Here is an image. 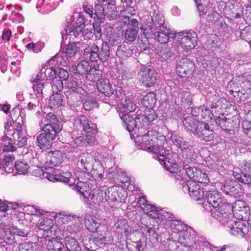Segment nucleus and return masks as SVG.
<instances>
[{
	"label": "nucleus",
	"mask_w": 251,
	"mask_h": 251,
	"mask_svg": "<svg viewBox=\"0 0 251 251\" xmlns=\"http://www.w3.org/2000/svg\"><path fill=\"white\" fill-rule=\"evenodd\" d=\"M126 120L121 119L123 126L130 133L131 137L135 140V142L142 150L149 151L156 155L155 158L159 162L163 163L170 171L176 170V164H171L170 149H167L166 137L160 134L155 130H149L145 133V128L138 127L137 121L128 116Z\"/></svg>",
	"instance_id": "f257e3e1"
},
{
	"label": "nucleus",
	"mask_w": 251,
	"mask_h": 251,
	"mask_svg": "<svg viewBox=\"0 0 251 251\" xmlns=\"http://www.w3.org/2000/svg\"><path fill=\"white\" fill-rule=\"evenodd\" d=\"M206 202L203 203V208L211 213L212 216L218 220V217L215 216V213H220V217L225 215L224 213L228 212L230 206L226 203L223 202L222 194L216 190L208 191L205 195Z\"/></svg>",
	"instance_id": "f03ea898"
},
{
	"label": "nucleus",
	"mask_w": 251,
	"mask_h": 251,
	"mask_svg": "<svg viewBox=\"0 0 251 251\" xmlns=\"http://www.w3.org/2000/svg\"><path fill=\"white\" fill-rule=\"evenodd\" d=\"M110 54L108 44L102 41L101 44L97 43L87 45L83 55L85 59H89L91 62L97 63L100 61L104 63L107 61Z\"/></svg>",
	"instance_id": "7ed1b4c3"
},
{
	"label": "nucleus",
	"mask_w": 251,
	"mask_h": 251,
	"mask_svg": "<svg viewBox=\"0 0 251 251\" xmlns=\"http://www.w3.org/2000/svg\"><path fill=\"white\" fill-rule=\"evenodd\" d=\"M171 151L170 150V156L169 157V159H167V160H169L171 164L172 162L173 164H176V170H175V172L170 171L165 167V165L163 163H161L160 162V163L162 165H163L164 168L171 173L177 174V175L178 176V177H176L177 179L180 180L182 181H184V182H186L187 180L186 176H187V177L189 178V179H191V180H188V181H193L195 182L196 183L197 182H198L203 184H208L209 183V179L207 175L204 172H203L201 169L195 167H188L186 168L185 171L183 170L184 171V174L186 175H185L183 176L182 171H178V164L176 162H174L171 159V157L172 156L171 154Z\"/></svg>",
	"instance_id": "20e7f679"
},
{
	"label": "nucleus",
	"mask_w": 251,
	"mask_h": 251,
	"mask_svg": "<svg viewBox=\"0 0 251 251\" xmlns=\"http://www.w3.org/2000/svg\"><path fill=\"white\" fill-rule=\"evenodd\" d=\"M225 215L220 217V213H215V216L218 217V221L227 228L228 231L234 236L243 237L249 232V228L245 222L236 221L234 219L230 210Z\"/></svg>",
	"instance_id": "39448f33"
},
{
	"label": "nucleus",
	"mask_w": 251,
	"mask_h": 251,
	"mask_svg": "<svg viewBox=\"0 0 251 251\" xmlns=\"http://www.w3.org/2000/svg\"><path fill=\"white\" fill-rule=\"evenodd\" d=\"M138 203L142 209L150 217L154 219H158L160 223L172 218V214L166 212L162 209H160L154 205L149 203L145 196L139 198Z\"/></svg>",
	"instance_id": "423d86ee"
},
{
	"label": "nucleus",
	"mask_w": 251,
	"mask_h": 251,
	"mask_svg": "<svg viewBox=\"0 0 251 251\" xmlns=\"http://www.w3.org/2000/svg\"><path fill=\"white\" fill-rule=\"evenodd\" d=\"M97 132L96 124L90 122L86 116H81L74 121L72 136H76L83 133L96 135Z\"/></svg>",
	"instance_id": "0eeeda50"
},
{
	"label": "nucleus",
	"mask_w": 251,
	"mask_h": 251,
	"mask_svg": "<svg viewBox=\"0 0 251 251\" xmlns=\"http://www.w3.org/2000/svg\"><path fill=\"white\" fill-rule=\"evenodd\" d=\"M64 226L62 236H68V234H75L79 232L82 228V218L75 215L63 214L60 217Z\"/></svg>",
	"instance_id": "6e6552de"
},
{
	"label": "nucleus",
	"mask_w": 251,
	"mask_h": 251,
	"mask_svg": "<svg viewBox=\"0 0 251 251\" xmlns=\"http://www.w3.org/2000/svg\"><path fill=\"white\" fill-rule=\"evenodd\" d=\"M138 76L143 85L149 88L154 86L156 83L157 73L151 66L142 65Z\"/></svg>",
	"instance_id": "1a4fd4ad"
},
{
	"label": "nucleus",
	"mask_w": 251,
	"mask_h": 251,
	"mask_svg": "<svg viewBox=\"0 0 251 251\" xmlns=\"http://www.w3.org/2000/svg\"><path fill=\"white\" fill-rule=\"evenodd\" d=\"M177 41L181 48L188 51L195 48L197 45V34L192 30L181 31L176 34Z\"/></svg>",
	"instance_id": "9d476101"
},
{
	"label": "nucleus",
	"mask_w": 251,
	"mask_h": 251,
	"mask_svg": "<svg viewBox=\"0 0 251 251\" xmlns=\"http://www.w3.org/2000/svg\"><path fill=\"white\" fill-rule=\"evenodd\" d=\"M180 242L185 244H198L199 246H206L209 245L207 242L203 240H200L197 237L196 231L191 227L188 226L178 236Z\"/></svg>",
	"instance_id": "9b49d317"
},
{
	"label": "nucleus",
	"mask_w": 251,
	"mask_h": 251,
	"mask_svg": "<svg viewBox=\"0 0 251 251\" xmlns=\"http://www.w3.org/2000/svg\"><path fill=\"white\" fill-rule=\"evenodd\" d=\"M240 173L233 172V176L239 182L245 184H250L251 183V160H243L239 164Z\"/></svg>",
	"instance_id": "f8f14e48"
},
{
	"label": "nucleus",
	"mask_w": 251,
	"mask_h": 251,
	"mask_svg": "<svg viewBox=\"0 0 251 251\" xmlns=\"http://www.w3.org/2000/svg\"><path fill=\"white\" fill-rule=\"evenodd\" d=\"M86 86L81 82H78L74 79L68 81L64 87V94L66 98L69 99H72L76 95L80 94L84 95L86 93Z\"/></svg>",
	"instance_id": "ddd939ff"
},
{
	"label": "nucleus",
	"mask_w": 251,
	"mask_h": 251,
	"mask_svg": "<svg viewBox=\"0 0 251 251\" xmlns=\"http://www.w3.org/2000/svg\"><path fill=\"white\" fill-rule=\"evenodd\" d=\"M176 73L181 77H189L195 72V64L190 59L183 58L180 60L176 66Z\"/></svg>",
	"instance_id": "4468645a"
},
{
	"label": "nucleus",
	"mask_w": 251,
	"mask_h": 251,
	"mask_svg": "<svg viewBox=\"0 0 251 251\" xmlns=\"http://www.w3.org/2000/svg\"><path fill=\"white\" fill-rule=\"evenodd\" d=\"M215 120L221 128L231 134H235L238 131L240 121L237 118L227 119L218 116Z\"/></svg>",
	"instance_id": "2eb2a0df"
},
{
	"label": "nucleus",
	"mask_w": 251,
	"mask_h": 251,
	"mask_svg": "<svg viewBox=\"0 0 251 251\" xmlns=\"http://www.w3.org/2000/svg\"><path fill=\"white\" fill-rule=\"evenodd\" d=\"M94 157L88 154H82L78 158L77 162V166L78 168L83 171V172L78 174L84 177L89 176V171L92 169L94 165Z\"/></svg>",
	"instance_id": "dca6fc26"
},
{
	"label": "nucleus",
	"mask_w": 251,
	"mask_h": 251,
	"mask_svg": "<svg viewBox=\"0 0 251 251\" xmlns=\"http://www.w3.org/2000/svg\"><path fill=\"white\" fill-rule=\"evenodd\" d=\"M184 192L188 191L190 196L196 201H200L204 198V190L199 185L193 181H187L182 186Z\"/></svg>",
	"instance_id": "f3484780"
},
{
	"label": "nucleus",
	"mask_w": 251,
	"mask_h": 251,
	"mask_svg": "<svg viewBox=\"0 0 251 251\" xmlns=\"http://www.w3.org/2000/svg\"><path fill=\"white\" fill-rule=\"evenodd\" d=\"M225 11L231 19H238L242 17L243 7L237 0H229L226 3Z\"/></svg>",
	"instance_id": "a211bd4d"
},
{
	"label": "nucleus",
	"mask_w": 251,
	"mask_h": 251,
	"mask_svg": "<svg viewBox=\"0 0 251 251\" xmlns=\"http://www.w3.org/2000/svg\"><path fill=\"white\" fill-rule=\"evenodd\" d=\"M38 228L43 230V236L44 238L55 236L56 226H54L52 219L49 218L40 219L38 221Z\"/></svg>",
	"instance_id": "6ab92c4d"
},
{
	"label": "nucleus",
	"mask_w": 251,
	"mask_h": 251,
	"mask_svg": "<svg viewBox=\"0 0 251 251\" xmlns=\"http://www.w3.org/2000/svg\"><path fill=\"white\" fill-rule=\"evenodd\" d=\"M133 234L136 237H139V239L127 242V250L128 251H143L147 245V237L140 231H135Z\"/></svg>",
	"instance_id": "aec40b11"
},
{
	"label": "nucleus",
	"mask_w": 251,
	"mask_h": 251,
	"mask_svg": "<svg viewBox=\"0 0 251 251\" xmlns=\"http://www.w3.org/2000/svg\"><path fill=\"white\" fill-rule=\"evenodd\" d=\"M84 20L82 18H79L75 24L68 23L65 28L62 31V34L64 33L70 35H74L77 37L80 34L82 33L84 25Z\"/></svg>",
	"instance_id": "412c9836"
},
{
	"label": "nucleus",
	"mask_w": 251,
	"mask_h": 251,
	"mask_svg": "<svg viewBox=\"0 0 251 251\" xmlns=\"http://www.w3.org/2000/svg\"><path fill=\"white\" fill-rule=\"evenodd\" d=\"M73 137H75L74 143L77 147H86L98 144V141L96 138L95 135L83 133V134Z\"/></svg>",
	"instance_id": "4be33fe9"
},
{
	"label": "nucleus",
	"mask_w": 251,
	"mask_h": 251,
	"mask_svg": "<svg viewBox=\"0 0 251 251\" xmlns=\"http://www.w3.org/2000/svg\"><path fill=\"white\" fill-rule=\"evenodd\" d=\"M97 231L96 235L91 238V240L97 246L101 245L111 244L112 243L113 238L111 234L106 229Z\"/></svg>",
	"instance_id": "5701e85b"
},
{
	"label": "nucleus",
	"mask_w": 251,
	"mask_h": 251,
	"mask_svg": "<svg viewBox=\"0 0 251 251\" xmlns=\"http://www.w3.org/2000/svg\"><path fill=\"white\" fill-rule=\"evenodd\" d=\"M82 9L86 14L94 19L98 18L102 20L104 17L103 7L101 4L98 3L96 4L94 9L92 5L87 3L83 5Z\"/></svg>",
	"instance_id": "b1692460"
},
{
	"label": "nucleus",
	"mask_w": 251,
	"mask_h": 251,
	"mask_svg": "<svg viewBox=\"0 0 251 251\" xmlns=\"http://www.w3.org/2000/svg\"><path fill=\"white\" fill-rule=\"evenodd\" d=\"M64 157L61 151L55 150L49 152L46 156V165L50 168L58 166L63 162Z\"/></svg>",
	"instance_id": "393cba45"
},
{
	"label": "nucleus",
	"mask_w": 251,
	"mask_h": 251,
	"mask_svg": "<svg viewBox=\"0 0 251 251\" xmlns=\"http://www.w3.org/2000/svg\"><path fill=\"white\" fill-rule=\"evenodd\" d=\"M222 190L226 195L240 197L244 193L241 185L236 182L227 183L222 187Z\"/></svg>",
	"instance_id": "a878e982"
},
{
	"label": "nucleus",
	"mask_w": 251,
	"mask_h": 251,
	"mask_svg": "<svg viewBox=\"0 0 251 251\" xmlns=\"http://www.w3.org/2000/svg\"><path fill=\"white\" fill-rule=\"evenodd\" d=\"M136 108V105L132 100L126 99L124 102L119 104L117 111L120 118L126 120V118L129 116L128 114L134 112Z\"/></svg>",
	"instance_id": "bb28decb"
},
{
	"label": "nucleus",
	"mask_w": 251,
	"mask_h": 251,
	"mask_svg": "<svg viewBox=\"0 0 251 251\" xmlns=\"http://www.w3.org/2000/svg\"><path fill=\"white\" fill-rule=\"evenodd\" d=\"M194 134L197 135L201 139L206 141H210L214 137V132L209 128V125L205 122L200 123L198 129Z\"/></svg>",
	"instance_id": "cd10ccee"
},
{
	"label": "nucleus",
	"mask_w": 251,
	"mask_h": 251,
	"mask_svg": "<svg viewBox=\"0 0 251 251\" xmlns=\"http://www.w3.org/2000/svg\"><path fill=\"white\" fill-rule=\"evenodd\" d=\"M112 228L114 232L121 236L125 235L127 237L131 232L127 221L125 219L115 218L114 220V225L112 226Z\"/></svg>",
	"instance_id": "c85d7f7f"
},
{
	"label": "nucleus",
	"mask_w": 251,
	"mask_h": 251,
	"mask_svg": "<svg viewBox=\"0 0 251 251\" xmlns=\"http://www.w3.org/2000/svg\"><path fill=\"white\" fill-rule=\"evenodd\" d=\"M92 70V65L89 62L83 60L78 63L76 67L73 69L74 79H77L79 76L82 78H86L87 75H89Z\"/></svg>",
	"instance_id": "c756f323"
},
{
	"label": "nucleus",
	"mask_w": 251,
	"mask_h": 251,
	"mask_svg": "<svg viewBox=\"0 0 251 251\" xmlns=\"http://www.w3.org/2000/svg\"><path fill=\"white\" fill-rule=\"evenodd\" d=\"M170 139L173 143L179 148L183 152L186 153H191L193 145L189 142L185 140L176 133L172 134Z\"/></svg>",
	"instance_id": "7c9ffc66"
},
{
	"label": "nucleus",
	"mask_w": 251,
	"mask_h": 251,
	"mask_svg": "<svg viewBox=\"0 0 251 251\" xmlns=\"http://www.w3.org/2000/svg\"><path fill=\"white\" fill-rule=\"evenodd\" d=\"M153 27L151 28V32L152 33L154 32V37L161 44H166L169 41L170 38L173 39L176 37V34L172 32L170 28L161 29L157 31L153 30Z\"/></svg>",
	"instance_id": "2f4dec72"
},
{
	"label": "nucleus",
	"mask_w": 251,
	"mask_h": 251,
	"mask_svg": "<svg viewBox=\"0 0 251 251\" xmlns=\"http://www.w3.org/2000/svg\"><path fill=\"white\" fill-rule=\"evenodd\" d=\"M0 243L5 249L9 248L12 250L13 246L17 247L18 245L14 235L3 230H0Z\"/></svg>",
	"instance_id": "473e14b6"
},
{
	"label": "nucleus",
	"mask_w": 251,
	"mask_h": 251,
	"mask_svg": "<svg viewBox=\"0 0 251 251\" xmlns=\"http://www.w3.org/2000/svg\"><path fill=\"white\" fill-rule=\"evenodd\" d=\"M117 187H112L108 188L105 191L104 199L108 203L114 202H122L125 199V196L120 197V194L123 192L121 189L120 192L116 190Z\"/></svg>",
	"instance_id": "72a5a7b5"
},
{
	"label": "nucleus",
	"mask_w": 251,
	"mask_h": 251,
	"mask_svg": "<svg viewBox=\"0 0 251 251\" xmlns=\"http://www.w3.org/2000/svg\"><path fill=\"white\" fill-rule=\"evenodd\" d=\"M195 2L200 15H206L208 17H212L213 18V20H216L219 18V14L216 12L215 7L212 6V4L209 3L206 6L198 3V0H195Z\"/></svg>",
	"instance_id": "f704fd0d"
},
{
	"label": "nucleus",
	"mask_w": 251,
	"mask_h": 251,
	"mask_svg": "<svg viewBox=\"0 0 251 251\" xmlns=\"http://www.w3.org/2000/svg\"><path fill=\"white\" fill-rule=\"evenodd\" d=\"M77 177L78 182L77 183L75 187L76 190L79 193V195L83 196L84 199H85L91 191L87 182L85 181L89 179L86 177H85L78 174H77Z\"/></svg>",
	"instance_id": "c9c22d12"
},
{
	"label": "nucleus",
	"mask_w": 251,
	"mask_h": 251,
	"mask_svg": "<svg viewBox=\"0 0 251 251\" xmlns=\"http://www.w3.org/2000/svg\"><path fill=\"white\" fill-rule=\"evenodd\" d=\"M132 46L128 42H123L118 46L116 55L120 58L125 60L133 53Z\"/></svg>",
	"instance_id": "e433bc0d"
},
{
	"label": "nucleus",
	"mask_w": 251,
	"mask_h": 251,
	"mask_svg": "<svg viewBox=\"0 0 251 251\" xmlns=\"http://www.w3.org/2000/svg\"><path fill=\"white\" fill-rule=\"evenodd\" d=\"M98 89L100 92L103 94L105 96L110 97L112 96L115 90L106 78L101 79L97 83Z\"/></svg>",
	"instance_id": "4c0bfd02"
},
{
	"label": "nucleus",
	"mask_w": 251,
	"mask_h": 251,
	"mask_svg": "<svg viewBox=\"0 0 251 251\" xmlns=\"http://www.w3.org/2000/svg\"><path fill=\"white\" fill-rule=\"evenodd\" d=\"M202 122L199 121V118L187 116L183 119V124L187 131L195 134L196 130L198 129V126Z\"/></svg>",
	"instance_id": "58836bf2"
},
{
	"label": "nucleus",
	"mask_w": 251,
	"mask_h": 251,
	"mask_svg": "<svg viewBox=\"0 0 251 251\" xmlns=\"http://www.w3.org/2000/svg\"><path fill=\"white\" fill-rule=\"evenodd\" d=\"M14 160L15 158L13 155L10 153L4 155L2 161H0V169L8 174L13 173Z\"/></svg>",
	"instance_id": "ea45409f"
},
{
	"label": "nucleus",
	"mask_w": 251,
	"mask_h": 251,
	"mask_svg": "<svg viewBox=\"0 0 251 251\" xmlns=\"http://www.w3.org/2000/svg\"><path fill=\"white\" fill-rule=\"evenodd\" d=\"M103 192L100 189H94L91 191L88 197L84 199V201L87 203L99 204L103 200Z\"/></svg>",
	"instance_id": "a19ab883"
},
{
	"label": "nucleus",
	"mask_w": 251,
	"mask_h": 251,
	"mask_svg": "<svg viewBox=\"0 0 251 251\" xmlns=\"http://www.w3.org/2000/svg\"><path fill=\"white\" fill-rule=\"evenodd\" d=\"M10 137L3 135L0 139V149L3 152H13L16 150V147L13 145L14 140Z\"/></svg>",
	"instance_id": "79ce46f5"
},
{
	"label": "nucleus",
	"mask_w": 251,
	"mask_h": 251,
	"mask_svg": "<svg viewBox=\"0 0 251 251\" xmlns=\"http://www.w3.org/2000/svg\"><path fill=\"white\" fill-rule=\"evenodd\" d=\"M151 21L154 26V29L153 30L164 29L167 28V24L165 23V19L163 15L159 13L158 11H154L151 16Z\"/></svg>",
	"instance_id": "37998d69"
},
{
	"label": "nucleus",
	"mask_w": 251,
	"mask_h": 251,
	"mask_svg": "<svg viewBox=\"0 0 251 251\" xmlns=\"http://www.w3.org/2000/svg\"><path fill=\"white\" fill-rule=\"evenodd\" d=\"M84 224L86 227L91 232L97 231L100 226L99 220L94 216L86 214L84 217Z\"/></svg>",
	"instance_id": "c03bdc74"
},
{
	"label": "nucleus",
	"mask_w": 251,
	"mask_h": 251,
	"mask_svg": "<svg viewBox=\"0 0 251 251\" xmlns=\"http://www.w3.org/2000/svg\"><path fill=\"white\" fill-rule=\"evenodd\" d=\"M104 168L100 162H96L92 167V169L89 171V176H86L90 180L93 179H101L103 177Z\"/></svg>",
	"instance_id": "a18cd8bd"
},
{
	"label": "nucleus",
	"mask_w": 251,
	"mask_h": 251,
	"mask_svg": "<svg viewBox=\"0 0 251 251\" xmlns=\"http://www.w3.org/2000/svg\"><path fill=\"white\" fill-rule=\"evenodd\" d=\"M53 141L49 137L41 133L37 137L36 145L42 150H47L51 147Z\"/></svg>",
	"instance_id": "49530a36"
},
{
	"label": "nucleus",
	"mask_w": 251,
	"mask_h": 251,
	"mask_svg": "<svg viewBox=\"0 0 251 251\" xmlns=\"http://www.w3.org/2000/svg\"><path fill=\"white\" fill-rule=\"evenodd\" d=\"M78 43V42H70L62 49L61 52L59 53L62 57H66L68 59L69 58H72L78 51V48L76 47V45Z\"/></svg>",
	"instance_id": "de8ad7c7"
},
{
	"label": "nucleus",
	"mask_w": 251,
	"mask_h": 251,
	"mask_svg": "<svg viewBox=\"0 0 251 251\" xmlns=\"http://www.w3.org/2000/svg\"><path fill=\"white\" fill-rule=\"evenodd\" d=\"M64 243L67 251H81V248L75 238L65 236Z\"/></svg>",
	"instance_id": "09e8293b"
},
{
	"label": "nucleus",
	"mask_w": 251,
	"mask_h": 251,
	"mask_svg": "<svg viewBox=\"0 0 251 251\" xmlns=\"http://www.w3.org/2000/svg\"><path fill=\"white\" fill-rule=\"evenodd\" d=\"M69 63V60L66 57H62L60 53L56 54L50 59L45 64L47 67L53 66L54 68L56 66H58L59 64L60 66H66Z\"/></svg>",
	"instance_id": "8fccbe9b"
},
{
	"label": "nucleus",
	"mask_w": 251,
	"mask_h": 251,
	"mask_svg": "<svg viewBox=\"0 0 251 251\" xmlns=\"http://www.w3.org/2000/svg\"><path fill=\"white\" fill-rule=\"evenodd\" d=\"M124 7V8L121 10L119 15V19L122 23L126 24L127 21H129L130 17L135 14V10L134 8L130 5H125Z\"/></svg>",
	"instance_id": "3c124183"
},
{
	"label": "nucleus",
	"mask_w": 251,
	"mask_h": 251,
	"mask_svg": "<svg viewBox=\"0 0 251 251\" xmlns=\"http://www.w3.org/2000/svg\"><path fill=\"white\" fill-rule=\"evenodd\" d=\"M231 214L233 215L234 219L239 220V221H247L250 220L251 211L249 207H245L243 209L237 211H233Z\"/></svg>",
	"instance_id": "603ef678"
},
{
	"label": "nucleus",
	"mask_w": 251,
	"mask_h": 251,
	"mask_svg": "<svg viewBox=\"0 0 251 251\" xmlns=\"http://www.w3.org/2000/svg\"><path fill=\"white\" fill-rule=\"evenodd\" d=\"M47 245V249L48 251H65L64 244L59 241L57 238H51V239H48Z\"/></svg>",
	"instance_id": "864d4df0"
},
{
	"label": "nucleus",
	"mask_w": 251,
	"mask_h": 251,
	"mask_svg": "<svg viewBox=\"0 0 251 251\" xmlns=\"http://www.w3.org/2000/svg\"><path fill=\"white\" fill-rule=\"evenodd\" d=\"M31 83H32V88L36 93L37 98L42 99L43 96V89L46 88L48 86H49V83L47 82H42L41 81H37L36 80H31Z\"/></svg>",
	"instance_id": "5fc2aeb1"
},
{
	"label": "nucleus",
	"mask_w": 251,
	"mask_h": 251,
	"mask_svg": "<svg viewBox=\"0 0 251 251\" xmlns=\"http://www.w3.org/2000/svg\"><path fill=\"white\" fill-rule=\"evenodd\" d=\"M45 121L47 123L46 125H50L54 128L59 127V128H62V125L61 122L60 121L56 114L52 112H49L47 114L45 117Z\"/></svg>",
	"instance_id": "6e6d98bb"
},
{
	"label": "nucleus",
	"mask_w": 251,
	"mask_h": 251,
	"mask_svg": "<svg viewBox=\"0 0 251 251\" xmlns=\"http://www.w3.org/2000/svg\"><path fill=\"white\" fill-rule=\"evenodd\" d=\"M156 101V96L155 93L153 92L147 93L144 96L141 101L143 105L149 109L152 108Z\"/></svg>",
	"instance_id": "4d7b16f0"
},
{
	"label": "nucleus",
	"mask_w": 251,
	"mask_h": 251,
	"mask_svg": "<svg viewBox=\"0 0 251 251\" xmlns=\"http://www.w3.org/2000/svg\"><path fill=\"white\" fill-rule=\"evenodd\" d=\"M62 130L59 127L55 128L52 127L50 125H45L42 128V133L49 137L51 140H54L55 139L57 133H59Z\"/></svg>",
	"instance_id": "13d9d810"
},
{
	"label": "nucleus",
	"mask_w": 251,
	"mask_h": 251,
	"mask_svg": "<svg viewBox=\"0 0 251 251\" xmlns=\"http://www.w3.org/2000/svg\"><path fill=\"white\" fill-rule=\"evenodd\" d=\"M63 96L60 93H53L50 96L49 106L50 108H57L62 105Z\"/></svg>",
	"instance_id": "bf43d9fd"
},
{
	"label": "nucleus",
	"mask_w": 251,
	"mask_h": 251,
	"mask_svg": "<svg viewBox=\"0 0 251 251\" xmlns=\"http://www.w3.org/2000/svg\"><path fill=\"white\" fill-rule=\"evenodd\" d=\"M173 218L174 216L172 215V218L167 219V220H172V223L171 224V228L173 229V232L174 233L177 234L179 236L180 233L182 232L184 230V229L188 227V226L180 221L173 220ZM166 221H167V220H166ZM164 221H165V220Z\"/></svg>",
	"instance_id": "052dcab7"
},
{
	"label": "nucleus",
	"mask_w": 251,
	"mask_h": 251,
	"mask_svg": "<svg viewBox=\"0 0 251 251\" xmlns=\"http://www.w3.org/2000/svg\"><path fill=\"white\" fill-rule=\"evenodd\" d=\"M103 15L104 20L105 17L109 21L116 19L117 17V11L115 5L112 4H108L105 10L103 9Z\"/></svg>",
	"instance_id": "680f3d73"
},
{
	"label": "nucleus",
	"mask_w": 251,
	"mask_h": 251,
	"mask_svg": "<svg viewBox=\"0 0 251 251\" xmlns=\"http://www.w3.org/2000/svg\"><path fill=\"white\" fill-rule=\"evenodd\" d=\"M65 176H63L62 175H53L51 174L48 175L46 176V177L50 181H62L65 183H67L70 181L71 179V174L70 173L67 172L65 173H63Z\"/></svg>",
	"instance_id": "e2e57ef3"
},
{
	"label": "nucleus",
	"mask_w": 251,
	"mask_h": 251,
	"mask_svg": "<svg viewBox=\"0 0 251 251\" xmlns=\"http://www.w3.org/2000/svg\"><path fill=\"white\" fill-rule=\"evenodd\" d=\"M179 242L175 240H168L160 246L161 251H176Z\"/></svg>",
	"instance_id": "0e129e2a"
},
{
	"label": "nucleus",
	"mask_w": 251,
	"mask_h": 251,
	"mask_svg": "<svg viewBox=\"0 0 251 251\" xmlns=\"http://www.w3.org/2000/svg\"><path fill=\"white\" fill-rule=\"evenodd\" d=\"M11 137L13 138L14 144L19 148L23 147L26 145L27 138L26 136V132L18 134L17 136H15V134L14 133Z\"/></svg>",
	"instance_id": "69168bd1"
},
{
	"label": "nucleus",
	"mask_w": 251,
	"mask_h": 251,
	"mask_svg": "<svg viewBox=\"0 0 251 251\" xmlns=\"http://www.w3.org/2000/svg\"><path fill=\"white\" fill-rule=\"evenodd\" d=\"M13 251H39L35 249L33 244L30 242H25L18 244L17 247L13 246L12 247Z\"/></svg>",
	"instance_id": "338daca9"
},
{
	"label": "nucleus",
	"mask_w": 251,
	"mask_h": 251,
	"mask_svg": "<svg viewBox=\"0 0 251 251\" xmlns=\"http://www.w3.org/2000/svg\"><path fill=\"white\" fill-rule=\"evenodd\" d=\"M179 97L181 100V104L184 106H190L192 103V97L190 92L186 91H182Z\"/></svg>",
	"instance_id": "774afa93"
}]
</instances>
